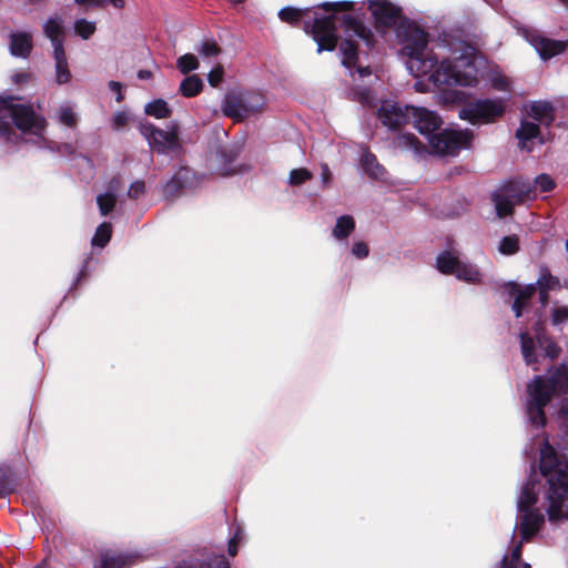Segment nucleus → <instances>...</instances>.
I'll return each instance as SVG.
<instances>
[{"mask_svg": "<svg viewBox=\"0 0 568 568\" xmlns=\"http://www.w3.org/2000/svg\"><path fill=\"white\" fill-rule=\"evenodd\" d=\"M528 115L539 124L549 126L555 120V109L547 101H535L529 105Z\"/></svg>", "mask_w": 568, "mask_h": 568, "instance_id": "4be33fe9", "label": "nucleus"}, {"mask_svg": "<svg viewBox=\"0 0 568 568\" xmlns=\"http://www.w3.org/2000/svg\"><path fill=\"white\" fill-rule=\"evenodd\" d=\"M59 152L63 153V154H68V155H71L74 153V148L72 144H69V143H64L62 145H60L58 148Z\"/></svg>", "mask_w": 568, "mask_h": 568, "instance_id": "4d7b16f0", "label": "nucleus"}, {"mask_svg": "<svg viewBox=\"0 0 568 568\" xmlns=\"http://www.w3.org/2000/svg\"><path fill=\"white\" fill-rule=\"evenodd\" d=\"M59 121L67 126H74L77 124V115L72 108L69 105H62L58 112Z\"/></svg>", "mask_w": 568, "mask_h": 568, "instance_id": "ea45409f", "label": "nucleus"}, {"mask_svg": "<svg viewBox=\"0 0 568 568\" xmlns=\"http://www.w3.org/2000/svg\"><path fill=\"white\" fill-rule=\"evenodd\" d=\"M126 558L123 556H102L101 565L97 568H124Z\"/></svg>", "mask_w": 568, "mask_h": 568, "instance_id": "79ce46f5", "label": "nucleus"}, {"mask_svg": "<svg viewBox=\"0 0 568 568\" xmlns=\"http://www.w3.org/2000/svg\"><path fill=\"white\" fill-rule=\"evenodd\" d=\"M537 287H541L546 291H555L560 288V281L557 276H554L546 265L540 266L539 276L534 284H528L525 287H517L513 285L510 294L515 296L513 303V311L516 317L523 315L524 310L527 307L531 297L536 294Z\"/></svg>", "mask_w": 568, "mask_h": 568, "instance_id": "9d476101", "label": "nucleus"}, {"mask_svg": "<svg viewBox=\"0 0 568 568\" xmlns=\"http://www.w3.org/2000/svg\"><path fill=\"white\" fill-rule=\"evenodd\" d=\"M471 139L473 134L467 130L447 129L432 134L428 141L434 153L438 155H456L462 149L470 145Z\"/></svg>", "mask_w": 568, "mask_h": 568, "instance_id": "ddd939ff", "label": "nucleus"}, {"mask_svg": "<svg viewBox=\"0 0 568 568\" xmlns=\"http://www.w3.org/2000/svg\"><path fill=\"white\" fill-rule=\"evenodd\" d=\"M414 126L420 134L429 138L442 124L440 116L426 108L414 106L410 110Z\"/></svg>", "mask_w": 568, "mask_h": 568, "instance_id": "f3484780", "label": "nucleus"}, {"mask_svg": "<svg viewBox=\"0 0 568 568\" xmlns=\"http://www.w3.org/2000/svg\"><path fill=\"white\" fill-rule=\"evenodd\" d=\"M112 227L111 224L108 222H104L100 224L95 231V234L92 239V245L104 247L110 239H111Z\"/></svg>", "mask_w": 568, "mask_h": 568, "instance_id": "2f4dec72", "label": "nucleus"}, {"mask_svg": "<svg viewBox=\"0 0 568 568\" xmlns=\"http://www.w3.org/2000/svg\"><path fill=\"white\" fill-rule=\"evenodd\" d=\"M97 203L101 215H108L115 206L116 197L112 193L100 194L97 197Z\"/></svg>", "mask_w": 568, "mask_h": 568, "instance_id": "c9c22d12", "label": "nucleus"}, {"mask_svg": "<svg viewBox=\"0 0 568 568\" xmlns=\"http://www.w3.org/2000/svg\"><path fill=\"white\" fill-rule=\"evenodd\" d=\"M95 23L85 19H78L74 21V31L82 39H89L95 32Z\"/></svg>", "mask_w": 568, "mask_h": 568, "instance_id": "e433bc0d", "label": "nucleus"}, {"mask_svg": "<svg viewBox=\"0 0 568 568\" xmlns=\"http://www.w3.org/2000/svg\"><path fill=\"white\" fill-rule=\"evenodd\" d=\"M175 568H231L229 560L225 558L224 555L214 556L209 562L205 565H189L184 562L181 566H178Z\"/></svg>", "mask_w": 568, "mask_h": 568, "instance_id": "f704fd0d", "label": "nucleus"}, {"mask_svg": "<svg viewBox=\"0 0 568 568\" xmlns=\"http://www.w3.org/2000/svg\"><path fill=\"white\" fill-rule=\"evenodd\" d=\"M343 23L348 31H352L356 37L368 42L372 33L369 29L363 26L356 18L351 14L343 16Z\"/></svg>", "mask_w": 568, "mask_h": 568, "instance_id": "c85d7f7f", "label": "nucleus"}, {"mask_svg": "<svg viewBox=\"0 0 568 568\" xmlns=\"http://www.w3.org/2000/svg\"><path fill=\"white\" fill-rule=\"evenodd\" d=\"M109 89L112 91V92H115L118 95H116V101L118 102H121L123 100V95L121 93V89H122V84L118 81H110L109 82Z\"/></svg>", "mask_w": 568, "mask_h": 568, "instance_id": "8fccbe9b", "label": "nucleus"}, {"mask_svg": "<svg viewBox=\"0 0 568 568\" xmlns=\"http://www.w3.org/2000/svg\"><path fill=\"white\" fill-rule=\"evenodd\" d=\"M239 545L240 542H236L235 540H229L227 551L231 557L236 556L239 551Z\"/></svg>", "mask_w": 568, "mask_h": 568, "instance_id": "6e6d98bb", "label": "nucleus"}, {"mask_svg": "<svg viewBox=\"0 0 568 568\" xmlns=\"http://www.w3.org/2000/svg\"><path fill=\"white\" fill-rule=\"evenodd\" d=\"M546 353L550 358H556L560 354V347L554 342L549 341V344L546 347Z\"/></svg>", "mask_w": 568, "mask_h": 568, "instance_id": "09e8293b", "label": "nucleus"}, {"mask_svg": "<svg viewBox=\"0 0 568 568\" xmlns=\"http://www.w3.org/2000/svg\"><path fill=\"white\" fill-rule=\"evenodd\" d=\"M145 113L156 119H168L171 116L172 111L169 108L166 101L163 99H156L145 105Z\"/></svg>", "mask_w": 568, "mask_h": 568, "instance_id": "7c9ffc66", "label": "nucleus"}, {"mask_svg": "<svg viewBox=\"0 0 568 568\" xmlns=\"http://www.w3.org/2000/svg\"><path fill=\"white\" fill-rule=\"evenodd\" d=\"M145 192V183L141 180L134 181L129 190H128V196L130 199L136 200L139 199L143 193Z\"/></svg>", "mask_w": 568, "mask_h": 568, "instance_id": "c03bdc74", "label": "nucleus"}, {"mask_svg": "<svg viewBox=\"0 0 568 568\" xmlns=\"http://www.w3.org/2000/svg\"><path fill=\"white\" fill-rule=\"evenodd\" d=\"M413 105H403L394 101H383L377 110L381 123L389 130H399L412 120Z\"/></svg>", "mask_w": 568, "mask_h": 568, "instance_id": "4468645a", "label": "nucleus"}, {"mask_svg": "<svg viewBox=\"0 0 568 568\" xmlns=\"http://www.w3.org/2000/svg\"><path fill=\"white\" fill-rule=\"evenodd\" d=\"M201 184V179L193 170L186 166L180 168L175 174L163 185V195L166 200H174L185 190L195 189Z\"/></svg>", "mask_w": 568, "mask_h": 568, "instance_id": "2eb2a0df", "label": "nucleus"}, {"mask_svg": "<svg viewBox=\"0 0 568 568\" xmlns=\"http://www.w3.org/2000/svg\"><path fill=\"white\" fill-rule=\"evenodd\" d=\"M30 78H31V75L29 73L20 72V73H16L13 75V81L17 84H22V83L29 82Z\"/></svg>", "mask_w": 568, "mask_h": 568, "instance_id": "603ef678", "label": "nucleus"}, {"mask_svg": "<svg viewBox=\"0 0 568 568\" xmlns=\"http://www.w3.org/2000/svg\"><path fill=\"white\" fill-rule=\"evenodd\" d=\"M176 67L181 73L186 74L199 68V61L194 54L186 53L176 60Z\"/></svg>", "mask_w": 568, "mask_h": 568, "instance_id": "72a5a7b5", "label": "nucleus"}, {"mask_svg": "<svg viewBox=\"0 0 568 568\" xmlns=\"http://www.w3.org/2000/svg\"><path fill=\"white\" fill-rule=\"evenodd\" d=\"M524 36L542 60L560 54L566 49L565 42L542 37L536 30L525 29Z\"/></svg>", "mask_w": 568, "mask_h": 568, "instance_id": "dca6fc26", "label": "nucleus"}, {"mask_svg": "<svg viewBox=\"0 0 568 568\" xmlns=\"http://www.w3.org/2000/svg\"><path fill=\"white\" fill-rule=\"evenodd\" d=\"M10 53L19 58H28L33 48L32 36L29 32L10 33Z\"/></svg>", "mask_w": 568, "mask_h": 568, "instance_id": "aec40b11", "label": "nucleus"}, {"mask_svg": "<svg viewBox=\"0 0 568 568\" xmlns=\"http://www.w3.org/2000/svg\"><path fill=\"white\" fill-rule=\"evenodd\" d=\"M114 8L122 9L125 6V0H108Z\"/></svg>", "mask_w": 568, "mask_h": 568, "instance_id": "680f3d73", "label": "nucleus"}, {"mask_svg": "<svg viewBox=\"0 0 568 568\" xmlns=\"http://www.w3.org/2000/svg\"><path fill=\"white\" fill-rule=\"evenodd\" d=\"M339 52L342 54V64L352 69L357 61V45L354 41L345 39L339 44Z\"/></svg>", "mask_w": 568, "mask_h": 568, "instance_id": "a878e982", "label": "nucleus"}, {"mask_svg": "<svg viewBox=\"0 0 568 568\" xmlns=\"http://www.w3.org/2000/svg\"><path fill=\"white\" fill-rule=\"evenodd\" d=\"M437 270L447 275H455L458 280L477 284L481 281L480 271L473 264L462 262L457 252L444 251L436 260Z\"/></svg>", "mask_w": 568, "mask_h": 568, "instance_id": "f8f14e48", "label": "nucleus"}, {"mask_svg": "<svg viewBox=\"0 0 568 568\" xmlns=\"http://www.w3.org/2000/svg\"><path fill=\"white\" fill-rule=\"evenodd\" d=\"M138 78L141 80H149L152 78V72L150 70H140L138 72Z\"/></svg>", "mask_w": 568, "mask_h": 568, "instance_id": "052dcab7", "label": "nucleus"}, {"mask_svg": "<svg viewBox=\"0 0 568 568\" xmlns=\"http://www.w3.org/2000/svg\"><path fill=\"white\" fill-rule=\"evenodd\" d=\"M372 13L379 28H392L399 17V9L387 1H378L372 7Z\"/></svg>", "mask_w": 568, "mask_h": 568, "instance_id": "a211bd4d", "label": "nucleus"}, {"mask_svg": "<svg viewBox=\"0 0 568 568\" xmlns=\"http://www.w3.org/2000/svg\"><path fill=\"white\" fill-rule=\"evenodd\" d=\"M537 291L539 293V302H540L541 306L545 307L549 302V292L550 291H546L541 287H537Z\"/></svg>", "mask_w": 568, "mask_h": 568, "instance_id": "3c124183", "label": "nucleus"}, {"mask_svg": "<svg viewBox=\"0 0 568 568\" xmlns=\"http://www.w3.org/2000/svg\"><path fill=\"white\" fill-rule=\"evenodd\" d=\"M561 410L565 415L566 420L568 422V398L564 402Z\"/></svg>", "mask_w": 568, "mask_h": 568, "instance_id": "0e129e2a", "label": "nucleus"}, {"mask_svg": "<svg viewBox=\"0 0 568 568\" xmlns=\"http://www.w3.org/2000/svg\"><path fill=\"white\" fill-rule=\"evenodd\" d=\"M498 251L504 255H513L519 251V239L517 235L504 236L499 241Z\"/></svg>", "mask_w": 568, "mask_h": 568, "instance_id": "473e14b6", "label": "nucleus"}, {"mask_svg": "<svg viewBox=\"0 0 568 568\" xmlns=\"http://www.w3.org/2000/svg\"><path fill=\"white\" fill-rule=\"evenodd\" d=\"M506 110L504 99H483L467 102L459 110V118L470 123H489L500 118Z\"/></svg>", "mask_w": 568, "mask_h": 568, "instance_id": "9b49d317", "label": "nucleus"}, {"mask_svg": "<svg viewBox=\"0 0 568 568\" xmlns=\"http://www.w3.org/2000/svg\"><path fill=\"white\" fill-rule=\"evenodd\" d=\"M507 557L504 556L501 560L499 561L498 568H508L506 565Z\"/></svg>", "mask_w": 568, "mask_h": 568, "instance_id": "69168bd1", "label": "nucleus"}, {"mask_svg": "<svg viewBox=\"0 0 568 568\" xmlns=\"http://www.w3.org/2000/svg\"><path fill=\"white\" fill-rule=\"evenodd\" d=\"M361 163L364 171L373 179H382L385 175V169L369 151H365L362 154Z\"/></svg>", "mask_w": 568, "mask_h": 568, "instance_id": "393cba45", "label": "nucleus"}, {"mask_svg": "<svg viewBox=\"0 0 568 568\" xmlns=\"http://www.w3.org/2000/svg\"><path fill=\"white\" fill-rule=\"evenodd\" d=\"M517 568H531L529 564L523 562Z\"/></svg>", "mask_w": 568, "mask_h": 568, "instance_id": "774afa93", "label": "nucleus"}, {"mask_svg": "<svg viewBox=\"0 0 568 568\" xmlns=\"http://www.w3.org/2000/svg\"><path fill=\"white\" fill-rule=\"evenodd\" d=\"M372 99V94H371V91L368 89H365L364 91H362L359 93V101L365 104V103H368Z\"/></svg>", "mask_w": 568, "mask_h": 568, "instance_id": "13d9d810", "label": "nucleus"}, {"mask_svg": "<svg viewBox=\"0 0 568 568\" xmlns=\"http://www.w3.org/2000/svg\"><path fill=\"white\" fill-rule=\"evenodd\" d=\"M243 539H244V530L240 526H237L235 528L233 536L230 538V540H235L236 542L241 544L243 541Z\"/></svg>", "mask_w": 568, "mask_h": 568, "instance_id": "5fc2aeb1", "label": "nucleus"}, {"mask_svg": "<svg viewBox=\"0 0 568 568\" xmlns=\"http://www.w3.org/2000/svg\"><path fill=\"white\" fill-rule=\"evenodd\" d=\"M369 250L365 242H356L353 244L352 254L357 258H365L368 256Z\"/></svg>", "mask_w": 568, "mask_h": 568, "instance_id": "49530a36", "label": "nucleus"}, {"mask_svg": "<svg viewBox=\"0 0 568 568\" xmlns=\"http://www.w3.org/2000/svg\"><path fill=\"white\" fill-rule=\"evenodd\" d=\"M203 89V82L199 75H189L180 84V92L186 98L197 95Z\"/></svg>", "mask_w": 568, "mask_h": 568, "instance_id": "cd10ccee", "label": "nucleus"}, {"mask_svg": "<svg viewBox=\"0 0 568 568\" xmlns=\"http://www.w3.org/2000/svg\"><path fill=\"white\" fill-rule=\"evenodd\" d=\"M568 393V366L561 365L550 372L546 379L535 376L528 384V399L526 412L535 427H542L546 423L545 407L556 394Z\"/></svg>", "mask_w": 568, "mask_h": 568, "instance_id": "39448f33", "label": "nucleus"}, {"mask_svg": "<svg viewBox=\"0 0 568 568\" xmlns=\"http://www.w3.org/2000/svg\"><path fill=\"white\" fill-rule=\"evenodd\" d=\"M80 6H92V7H103L104 0H74Z\"/></svg>", "mask_w": 568, "mask_h": 568, "instance_id": "864d4df0", "label": "nucleus"}, {"mask_svg": "<svg viewBox=\"0 0 568 568\" xmlns=\"http://www.w3.org/2000/svg\"><path fill=\"white\" fill-rule=\"evenodd\" d=\"M568 321V307H555L551 312L552 325H560Z\"/></svg>", "mask_w": 568, "mask_h": 568, "instance_id": "37998d69", "label": "nucleus"}, {"mask_svg": "<svg viewBox=\"0 0 568 568\" xmlns=\"http://www.w3.org/2000/svg\"><path fill=\"white\" fill-rule=\"evenodd\" d=\"M19 98H0V134L8 142L31 136L42 138L47 121L32 105L19 103Z\"/></svg>", "mask_w": 568, "mask_h": 568, "instance_id": "20e7f679", "label": "nucleus"}, {"mask_svg": "<svg viewBox=\"0 0 568 568\" xmlns=\"http://www.w3.org/2000/svg\"><path fill=\"white\" fill-rule=\"evenodd\" d=\"M539 468L549 485V520L568 519V459L560 457L545 440L540 449Z\"/></svg>", "mask_w": 568, "mask_h": 568, "instance_id": "7ed1b4c3", "label": "nucleus"}, {"mask_svg": "<svg viewBox=\"0 0 568 568\" xmlns=\"http://www.w3.org/2000/svg\"><path fill=\"white\" fill-rule=\"evenodd\" d=\"M53 59L55 62V82L58 84L69 83L72 75L68 67L64 49L58 47V49L53 51Z\"/></svg>", "mask_w": 568, "mask_h": 568, "instance_id": "5701e85b", "label": "nucleus"}, {"mask_svg": "<svg viewBox=\"0 0 568 568\" xmlns=\"http://www.w3.org/2000/svg\"><path fill=\"white\" fill-rule=\"evenodd\" d=\"M43 32L50 39L53 51L58 49H64V29L63 21L60 17H50L43 24Z\"/></svg>", "mask_w": 568, "mask_h": 568, "instance_id": "412c9836", "label": "nucleus"}, {"mask_svg": "<svg viewBox=\"0 0 568 568\" xmlns=\"http://www.w3.org/2000/svg\"><path fill=\"white\" fill-rule=\"evenodd\" d=\"M357 72L359 73L361 77H365V75H369L371 74L369 68H362V67H359L357 69Z\"/></svg>", "mask_w": 568, "mask_h": 568, "instance_id": "e2e57ef3", "label": "nucleus"}, {"mask_svg": "<svg viewBox=\"0 0 568 568\" xmlns=\"http://www.w3.org/2000/svg\"><path fill=\"white\" fill-rule=\"evenodd\" d=\"M140 132L148 140L151 149L159 154H178L182 151L179 124L175 121L170 122L165 130L149 122L141 123Z\"/></svg>", "mask_w": 568, "mask_h": 568, "instance_id": "1a4fd4ad", "label": "nucleus"}, {"mask_svg": "<svg viewBox=\"0 0 568 568\" xmlns=\"http://www.w3.org/2000/svg\"><path fill=\"white\" fill-rule=\"evenodd\" d=\"M530 185L534 187L535 192L537 189H539L540 192H550L555 187V182L549 175L540 174L535 179L534 183H530Z\"/></svg>", "mask_w": 568, "mask_h": 568, "instance_id": "a19ab883", "label": "nucleus"}, {"mask_svg": "<svg viewBox=\"0 0 568 568\" xmlns=\"http://www.w3.org/2000/svg\"><path fill=\"white\" fill-rule=\"evenodd\" d=\"M313 174L307 169H295L292 170L288 178V183L291 185H301L304 182L311 180Z\"/></svg>", "mask_w": 568, "mask_h": 568, "instance_id": "58836bf2", "label": "nucleus"}, {"mask_svg": "<svg viewBox=\"0 0 568 568\" xmlns=\"http://www.w3.org/2000/svg\"><path fill=\"white\" fill-rule=\"evenodd\" d=\"M353 2L337 1L324 2L320 8L328 12L327 16L314 12L311 16L310 9H297L293 7H285L278 11V18L286 23L297 26L303 23V29L306 33L312 34L314 41L317 43V52L333 51L338 41L337 29L335 24V12L346 11L352 9Z\"/></svg>", "mask_w": 568, "mask_h": 568, "instance_id": "f03ea898", "label": "nucleus"}, {"mask_svg": "<svg viewBox=\"0 0 568 568\" xmlns=\"http://www.w3.org/2000/svg\"><path fill=\"white\" fill-rule=\"evenodd\" d=\"M394 145L399 150H410L415 154H422L426 151L425 145L413 133L397 135L394 139Z\"/></svg>", "mask_w": 568, "mask_h": 568, "instance_id": "b1692460", "label": "nucleus"}, {"mask_svg": "<svg viewBox=\"0 0 568 568\" xmlns=\"http://www.w3.org/2000/svg\"><path fill=\"white\" fill-rule=\"evenodd\" d=\"M264 97L257 92L232 91L222 101V112L234 121H243L263 110Z\"/></svg>", "mask_w": 568, "mask_h": 568, "instance_id": "6e6552de", "label": "nucleus"}, {"mask_svg": "<svg viewBox=\"0 0 568 568\" xmlns=\"http://www.w3.org/2000/svg\"><path fill=\"white\" fill-rule=\"evenodd\" d=\"M398 36L403 45L402 50L408 57L407 68L414 77H428V80L438 89L453 85H477V68L466 54L454 60L443 59L438 65L437 57L427 48V32L414 23H408L403 27Z\"/></svg>", "mask_w": 568, "mask_h": 568, "instance_id": "f257e3e1", "label": "nucleus"}, {"mask_svg": "<svg viewBox=\"0 0 568 568\" xmlns=\"http://www.w3.org/2000/svg\"><path fill=\"white\" fill-rule=\"evenodd\" d=\"M223 75H224L223 68L221 65H217L216 68L211 70L210 73L207 74L209 83L212 87H217L222 82Z\"/></svg>", "mask_w": 568, "mask_h": 568, "instance_id": "a18cd8bd", "label": "nucleus"}, {"mask_svg": "<svg viewBox=\"0 0 568 568\" xmlns=\"http://www.w3.org/2000/svg\"><path fill=\"white\" fill-rule=\"evenodd\" d=\"M199 54L204 58L216 57L221 53V48L215 40H205L196 48Z\"/></svg>", "mask_w": 568, "mask_h": 568, "instance_id": "4c0bfd02", "label": "nucleus"}, {"mask_svg": "<svg viewBox=\"0 0 568 568\" xmlns=\"http://www.w3.org/2000/svg\"><path fill=\"white\" fill-rule=\"evenodd\" d=\"M322 180L324 184H327L331 180V172L327 165H323Z\"/></svg>", "mask_w": 568, "mask_h": 568, "instance_id": "bf43d9fd", "label": "nucleus"}, {"mask_svg": "<svg viewBox=\"0 0 568 568\" xmlns=\"http://www.w3.org/2000/svg\"><path fill=\"white\" fill-rule=\"evenodd\" d=\"M354 230V219L351 215H342L337 219L332 234L337 240H345Z\"/></svg>", "mask_w": 568, "mask_h": 568, "instance_id": "bb28decb", "label": "nucleus"}, {"mask_svg": "<svg viewBox=\"0 0 568 568\" xmlns=\"http://www.w3.org/2000/svg\"><path fill=\"white\" fill-rule=\"evenodd\" d=\"M536 487L537 484L535 480H528L523 485L518 495V523L515 528L519 530L521 540L513 548L510 562H508V559L506 560L508 568H514V562L519 561L521 557V544L524 541H528L534 535H536L545 521L544 514L539 509L535 508L537 503ZM505 556L508 558L507 555Z\"/></svg>", "mask_w": 568, "mask_h": 568, "instance_id": "423d86ee", "label": "nucleus"}, {"mask_svg": "<svg viewBox=\"0 0 568 568\" xmlns=\"http://www.w3.org/2000/svg\"><path fill=\"white\" fill-rule=\"evenodd\" d=\"M520 348L525 362L530 365L537 362L536 347L534 338L526 332H521L520 335Z\"/></svg>", "mask_w": 568, "mask_h": 568, "instance_id": "c756f323", "label": "nucleus"}, {"mask_svg": "<svg viewBox=\"0 0 568 568\" xmlns=\"http://www.w3.org/2000/svg\"><path fill=\"white\" fill-rule=\"evenodd\" d=\"M128 121H129V115L125 112H116L112 116V128L121 129L126 125Z\"/></svg>", "mask_w": 568, "mask_h": 568, "instance_id": "de8ad7c7", "label": "nucleus"}, {"mask_svg": "<svg viewBox=\"0 0 568 568\" xmlns=\"http://www.w3.org/2000/svg\"><path fill=\"white\" fill-rule=\"evenodd\" d=\"M532 199H535L534 187L530 182L523 180L507 181L491 194L496 215L499 219L511 215L516 205Z\"/></svg>", "mask_w": 568, "mask_h": 568, "instance_id": "0eeeda50", "label": "nucleus"}, {"mask_svg": "<svg viewBox=\"0 0 568 568\" xmlns=\"http://www.w3.org/2000/svg\"><path fill=\"white\" fill-rule=\"evenodd\" d=\"M31 4H41L44 0H28Z\"/></svg>", "mask_w": 568, "mask_h": 568, "instance_id": "338daca9", "label": "nucleus"}, {"mask_svg": "<svg viewBox=\"0 0 568 568\" xmlns=\"http://www.w3.org/2000/svg\"><path fill=\"white\" fill-rule=\"evenodd\" d=\"M516 138L518 139L519 148L527 152L532 150L534 140L544 143V139L540 136L539 124L527 120L520 122V126L516 131Z\"/></svg>", "mask_w": 568, "mask_h": 568, "instance_id": "6ab92c4d", "label": "nucleus"}]
</instances>
